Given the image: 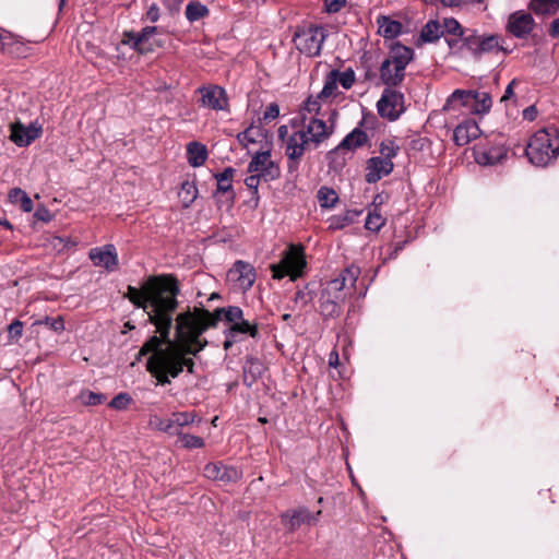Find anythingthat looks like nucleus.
Listing matches in <instances>:
<instances>
[{
	"instance_id": "f03ea898",
	"label": "nucleus",
	"mask_w": 559,
	"mask_h": 559,
	"mask_svg": "<svg viewBox=\"0 0 559 559\" xmlns=\"http://www.w3.org/2000/svg\"><path fill=\"white\" fill-rule=\"evenodd\" d=\"M322 100L324 99L319 98V94L308 97L300 110V118L290 121L292 131L288 126H281L277 130L278 138L284 143L285 154L289 159V169H296L304 154L309 150L317 148L334 131L333 122L328 123L313 117L307 119L305 116V112L318 115Z\"/></svg>"
},
{
	"instance_id": "423d86ee",
	"label": "nucleus",
	"mask_w": 559,
	"mask_h": 559,
	"mask_svg": "<svg viewBox=\"0 0 559 559\" xmlns=\"http://www.w3.org/2000/svg\"><path fill=\"white\" fill-rule=\"evenodd\" d=\"M326 38V32L322 26L308 25L299 27L294 35L295 47L308 57L319 56Z\"/></svg>"
},
{
	"instance_id": "4d7b16f0",
	"label": "nucleus",
	"mask_w": 559,
	"mask_h": 559,
	"mask_svg": "<svg viewBox=\"0 0 559 559\" xmlns=\"http://www.w3.org/2000/svg\"><path fill=\"white\" fill-rule=\"evenodd\" d=\"M516 84V80H512L506 88L503 96L501 97V102H504L513 96V86Z\"/></svg>"
},
{
	"instance_id": "13d9d810",
	"label": "nucleus",
	"mask_w": 559,
	"mask_h": 559,
	"mask_svg": "<svg viewBox=\"0 0 559 559\" xmlns=\"http://www.w3.org/2000/svg\"><path fill=\"white\" fill-rule=\"evenodd\" d=\"M308 294L305 290H298L295 294V301L299 302L301 301L304 305L308 302Z\"/></svg>"
},
{
	"instance_id": "6e6552de",
	"label": "nucleus",
	"mask_w": 559,
	"mask_h": 559,
	"mask_svg": "<svg viewBox=\"0 0 559 559\" xmlns=\"http://www.w3.org/2000/svg\"><path fill=\"white\" fill-rule=\"evenodd\" d=\"M257 278L254 267L243 261H237L227 272V282L231 285L233 289L241 293L249 290L254 284Z\"/></svg>"
},
{
	"instance_id": "ddd939ff",
	"label": "nucleus",
	"mask_w": 559,
	"mask_h": 559,
	"mask_svg": "<svg viewBox=\"0 0 559 559\" xmlns=\"http://www.w3.org/2000/svg\"><path fill=\"white\" fill-rule=\"evenodd\" d=\"M43 128L38 122L25 126L20 120L10 123V140L17 146H28L36 139L40 138Z\"/></svg>"
},
{
	"instance_id": "7ed1b4c3",
	"label": "nucleus",
	"mask_w": 559,
	"mask_h": 559,
	"mask_svg": "<svg viewBox=\"0 0 559 559\" xmlns=\"http://www.w3.org/2000/svg\"><path fill=\"white\" fill-rule=\"evenodd\" d=\"M559 154V134L556 129H542L533 134L526 156L536 166L544 167L557 158Z\"/></svg>"
},
{
	"instance_id": "c756f323",
	"label": "nucleus",
	"mask_w": 559,
	"mask_h": 559,
	"mask_svg": "<svg viewBox=\"0 0 559 559\" xmlns=\"http://www.w3.org/2000/svg\"><path fill=\"white\" fill-rule=\"evenodd\" d=\"M360 214L358 211H346L345 213L334 215L329 218V228L333 230L342 229L354 223Z\"/></svg>"
},
{
	"instance_id": "e2e57ef3",
	"label": "nucleus",
	"mask_w": 559,
	"mask_h": 559,
	"mask_svg": "<svg viewBox=\"0 0 559 559\" xmlns=\"http://www.w3.org/2000/svg\"><path fill=\"white\" fill-rule=\"evenodd\" d=\"M170 10H177L183 0H164Z\"/></svg>"
},
{
	"instance_id": "0eeeda50",
	"label": "nucleus",
	"mask_w": 559,
	"mask_h": 559,
	"mask_svg": "<svg viewBox=\"0 0 559 559\" xmlns=\"http://www.w3.org/2000/svg\"><path fill=\"white\" fill-rule=\"evenodd\" d=\"M306 266L304 248L290 245L278 264L271 265L274 278L281 280L290 276L294 281L299 277Z\"/></svg>"
},
{
	"instance_id": "09e8293b",
	"label": "nucleus",
	"mask_w": 559,
	"mask_h": 559,
	"mask_svg": "<svg viewBox=\"0 0 559 559\" xmlns=\"http://www.w3.org/2000/svg\"><path fill=\"white\" fill-rule=\"evenodd\" d=\"M324 5V11L329 14L340 12L347 3V0H321Z\"/></svg>"
},
{
	"instance_id": "bb28decb",
	"label": "nucleus",
	"mask_w": 559,
	"mask_h": 559,
	"mask_svg": "<svg viewBox=\"0 0 559 559\" xmlns=\"http://www.w3.org/2000/svg\"><path fill=\"white\" fill-rule=\"evenodd\" d=\"M188 162L192 167H199L203 165L207 158V151L205 145L191 142L187 147Z\"/></svg>"
},
{
	"instance_id": "9b49d317",
	"label": "nucleus",
	"mask_w": 559,
	"mask_h": 559,
	"mask_svg": "<svg viewBox=\"0 0 559 559\" xmlns=\"http://www.w3.org/2000/svg\"><path fill=\"white\" fill-rule=\"evenodd\" d=\"M378 112L382 118L389 120L397 119L404 112V96L402 93L385 88L377 104Z\"/></svg>"
},
{
	"instance_id": "7c9ffc66",
	"label": "nucleus",
	"mask_w": 559,
	"mask_h": 559,
	"mask_svg": "<svg viewBox=\"0 0 559 559\" xmlns=\"http://www.w3.org/2000/svg\"><path fill=\"white\" fill-rule=\"evenodd\" d=\"M9 200L11 203L13 204H17L20 205V207L24 211V212H31L33 211V201L31 200V198L26 194L25 191H23L22 189L20 188H13L9 191Z\"/></svg>"
},
{
	"instance_id": "052dcab7",
	"label": "nucleus",
	"mask_w": 559,
	"mask_h": 559,
	"mask_svg": "<svg viewBox=\"0 0 559 559\" xmlns=\"http://www.w3.org/2000/svg\"><path fill=\"white\" fill-rule=\"evenodd\" d=\"M550 34L552 37L559 38V19H556L551 23Z\"/></svg>"
},
{
	"instance_id": "79ce46f5",
	"label": "nucleus",
	"mask_w": 559,
	"mask_h": 559,
	"mask_svg": "<svg viewBox=\"0 0 559 559\" xmlns=\"http://www.w3.org/2000/svg\"><path fill=\"white\" fill-rule=\"evenodd\" d=\"M400 151V146L396 145L393 141L388 140L383 141L380 144V158H385L386 160H391L397 155Z\"/></svg>"
},
{
	"instance_id": "8fccbe9b",
	"label": "nucleus",
	"mask_w": 559,
	"mask_h": 559,
	"mask_svg": "<svg viewBox=\"0 0 559 559\" xmlns=\"http://www.w3.org/2000/svg\"><path fill=\"white\" fill-rule=\"evenodd\" d=\"M150 426L168 435V418H162L157 415H152L148 421Z\"/></svg>"
},
{
	"instance_id": "0e129e2a",
	"label": "nucleus",
	"mask_w": 559,
	"mask_h": 559,
	"mask_svg": "<svg viewBox=\"0 0 559 559\" xmlns=\"http://www.w3.org/2000/svg\"><path fill=\"white\" fill-rule=\"evenodd\" d=\"M234 338L235 337H231V336L227 335V340L224 342V348L225 349H228L233 345Z\"/></svg>"
},
{
	"instance_id": "5fc2aeb1",
	"label": "nucleus",
	"mask_w": 559,
	"mask_h": 559,
	"mask_svg": "<svg viewBox=\"0 0 559 559\" xmlns=\"http://www.w3.org/2000/svg\"><path fill=\"white\" fill-rule=\"evenodd\" d=\"M280 115V108L278 105L275 103L270 104L265 111H264V119L265 120H272L277 118Z\"/></svg>"
},
{
	"instance_id": "1a4fd4ad",
	"label": "nucleus",
	"mask_w": 559,
	"mask_h": 559,
	"mask_svg": "<svg viewBox=\"0 0 559 559\" xmlns=\"http://www.w3.org/2000/svg\"><path fill=\"white\" fill-rule=\"evenodd\" d=\"M359 274L360 269L356 265H350L346 267L337 277L331 280L323 290L335 297L336 300L345 301L347 289L355 286Z\"/></svg>"
},
{
	"instance_id": "4468645a",
	"label": "nucleus",
	"mask_w": 559,
	"mask_h": 559,
	"mask_svg": "<svg viewBox=\"0 0 559 559\" xmlns=\"http://www.w3.org/2000/svg\"><path fill=\"white\" fill-rule=\"evenodd\" d=\"M204 476L222 483H237L242 478V469L237 466L226 465L222 462H212L204 466Z\"/></svg>"
},
{
	"instance_id": "e433bc0d",
	"label": "nucleus",
	"mask_w": 559,
	"mask_h": 559,
	"mask_svg": "<svg viewBox=\"0 0 559 559\" xmlns=\"http://www.w3.org/2000/svg\"><path fill=\"white\" fill-rule=\"evenodd\" d=\"M249 334L252 337H255L258 334V329L255 324L250 323L248 320H241L236 325H230L228 330V336L235 337L236 334Z\"/></svg>"
},
{
	"instance_id": "69168bd1",
	"label": "nucleus",
	"mask_w": 559,
	"mask_h": 559,
	"mask_svg": "<svg viewBox=\"0 0 559 559\" xmlns=\"http://www.w3.org/2000/svg\"><path fill=\"white\" fill-rule=\"evenodd\" d=\"M533 110H534V108H533V107H531V108L526 109V110L524 111V116H525L526 118L532 119V118H533V116H532Z\"/></svg>"
},
{
	"instance_id": "473e14b6",
	"label": "nucleus",
	"mask_w": 559,
	"mask_h": 559,
	"mask_svg": "<svg viewBox=\"0 0 559 559\" xmlns=\"http://www.w3.org/2000/svg\"><path fill=\"white\" fill-rule=\"evenodd\" d=\"M530 8L536 14H543V15L555 14L559 8V0H532Z\"/></svg>"
},
{
	"instance_id": "3c124183",
	"label": "nucleus",
	"mask_w": 559,
	"mask_h": 559,
	"mask_svg": "<svg viewBox=\"0 0 559 559\" xmlns=\"http://www.w3.org/2000/svg\"><path fill=\"white\" fill-rule=\"evenodd\" d=\"M8 332H9V338L11 341H17L22 336V333H23V323L19 320L13 321L9 325Z\"/></svg>"
},
{
	"instance_id": "20e7f679",
	"label": "nucleus",
	"mask_w": 559,
	"mask_h": 559,
	"mask_svg": "<svg viewBox=\"0 0 559 559\" xmlns=\"http://www.w3.org/2000/svg\"><path fill=\"white\" fill-rule=\"evenodd\" d=\"M413 50L403 45H394L381 63L380 79L388 86L400 85L405 78V69L413 60Z\"/></svg>"
},
{
	"instance_id": "37998d69",
	"label": "nucleus",
	"mask_w": 559,
	"mask_h": 559,
	"mask_svg": "<svg viewBox=\"0 0 559 559\" xmlns=\"http://www.w3.org/2000/svg\"><path fill=\"white\" fill-rule=\"evenodd\" d=\"M441 26H442L443 35L445 33L449 35L459 36V37H462V35H463L462 26L453 17L443 19Z\"/></svg>"
},
{
	"instance_id": "aec40b11",
	"label": "nucleus",
	"mask_w": 559,
	"mask_h": 559,
	"mask_svg": "<svg viewBox=\"0 0 559 559\" xmlns=\"http://www.w3.org/2000/svg\"><path fill=\"white\" fill-rule=\"evenodd\" d=\"M393 168V162L377 156L371 157L366 163L365 179L368 183H376L383 177L389 176Z\"/></svg>"
},
{
	"instance_id": "864d4df0",
	"label": "nucleus",
	"mask_w": 559,
	"mask_h": 559,
	"mask_svg": "<svg viewBox=\"0 0 559 559\" xmlns=\"http://www.w3.org/2000/svg\"><path fill=\"white\" fill-rule=\"evenodd\" d=\"M34 216H35L38 221H41V222H45V223L50 222V221H51V218H52V215H51L50 211H49V210H47L45 206H39V207L36 210V212H35V214H34Z\"/></svg>"
},
{
	"instance_id": "338daca9",
	"label": "nucleus",
	"mask_w": 559,
	"mask_h": 559,
	"mask_svg": "<svg viewBox=\"0 0 559 559\" xmlns=\"http://www.w3.org/2000/svg\"><path fill=\"white\" fill-rule=\"evenodd\" d=\"M382 197L380 194L376 195L374 200H373V204L374 206H377L378 204H381L382 203Z\"/></svg>"
},
{
	"instance_id": "bf43d9fd",
	"label": "nucleus",
	"mask_w": 559,
	"mask_h": 559,
	"mask_svg": "<svg viewBox=\"0 0 559 559\" xmlns=\"http://www.w3.org/2000/svg\"><path fill=\"white\" fill-rule=\"evenodd\" d=\"M52 241L55 247L61 246L62 248H66L70 243L69 239L61 237H53Z\"/></svg>"
},
{
	"instance_id": "a19ab883",
	"label": "nucleus",
	"mask_w": 559,
	"mask_h": 559,
	"mask_svg": "<svg viewBox=\"0 0 559 559\" xmlns=\"http://www.w3.org/2000/svg\"><path fill=\"white\" fill-rule=\"evenodd\" d=\"M337 90V82L335 79V74L329 73L325 79L324 86L322 91L319 93V98L329 99L333 97Z\"/></svg>"
},
{
	"instance_id": "680f3d73",
	"label": "nucleus",
	"mask_w": 559,
	"mask_h": 559,
	"mask_svg": "<svg viewBox=\"0 0 559 559\" xmlns=\"http://www.w3.org/2000/svg\"><path fill=\"white\" fill-rule=\"evenodd\" d=\"M329 365L331 367H337V365H338V354H337V352H331V354L329 356Z\"/></svg>"
},
{
	"instance_id": "b1692460",
	"label": "nucleus",
	"mask_w": 559,
	"mask_h": 559,
	"mask_svg": "<svg viewBox=\"0 0 559 559\" xmlns=\"http://www.w3.org/2000/svg\"><path fill=\"white\" fill-rule=\"evenodd\" d=\"M379 34L384 38H394L402 32V24L399 21L391 20L388 16H379L377 20Z\"/></svg>"
},
{
	"instance_id": "de8ad7c7",
	"label": "nucleus",
	"mask_w": 559,
	"mask_h": 559,
	"mask_svg": "<svg viewBox=\"0 0 559 559\" xmlns=\"http://www.w3.org/2000/svg\"><path fill=\"white\" fill-rule=\"evenodd\" d=\"M132 399L130 397L129 394L120 393L111 400L109 406L115 409H124L128 407Z\"/></svg>"
},
{
	"instance_id": "f704fd0d",
	"label": "nucleus",
	"mask_w": 559,
	"mask_h": 559,
	"mask_svg": "<svg viewBox=\"0 0 559 559\" xmlns=\"http://www.w3.org/2000/svg\"><path fill=\"white\" fill-rule=\"evenodd\" d=\"M209 14V9L199 1H191L186 8V17L190 22H195Z\"/></svg>"
},
{
	"instance_id": "f8f14e48",
	"label": "nucleus",
	"mask_w": 559,
	"mask_h": 559,
	"mask_svg": "<svg viewBox=\"0 0 559 559\" xmlns=\"http://www.w3.org/2000/svg\"><path fill=\"white\" fill-rule=\"evenodd\" d=\"M507 156V148L501 142L479 143L474 147V157L481 166H492L502 162Z\"/></svg>"
},
{
	"instance_id": "cd10ccee",
	"label": "nucleus",
	"mask_w": 559,
	"mask_h": 559,
	"mask_svg": "<svg viewBox=\"0 0 559 559\" xmlns=\"http://www.w3.org/2000/svg\"><path fill=\"white\" fill-rule=\"evenodd\" d=\"M491 107V97L486 92H474L468 110L475 114L487 112Z\"/></svg>"
},
{
	"instance_id": "4be33fe9",
	"label": "nucleus",
	"mask_w": 559,
	"mask_h": 559,
	"mask_svg": "<svg viewBox=\"0 0 559 559\" xmlns=\"http://www.w3.org/2000/svg\"><path fill=\"white\" fill-rule=\"evenodd\" d=\"M479 134L480 129L478 124L473 120H467L454 129L453 139L457 145L464 146L471 141L477 139Z\"/></svg>"
},
{
	"instance_id": "f257e3e1",
	"label": "nucleus",
	"mask_w": 559,
	"mask_h": 559,
	"mask_svg": "<svg viewBox=\"0 0 559 559\" xmlns=\"http://www.w3.org/2000/svg\"><path fill=\"white\" fill-rule=\"evenodd\" d=\"M179 286L171 275L151 276L136 288L128 286L126 297L138 308L143 309L148 321L155 325L158 335L151 336L141 347L139 355L151 354L146 369L158 383H170L169 378H177L185 368L193 373L197 356L207 346L201 335L210 328L216 326L224 314L225 320L236 325L243 320L239 307L218 308L213 313L203 308L187 310L176 317V340L170 338L174 313L178 307Z\"/></svg>"
},
{
	"instance_id": "72a5a7b5",
	"label": "nucleus",
	"mask_w": 559,
	"mask_h": 559,
	"mask_svg": "<svg viewBox=\"0 0 559 559\" xmlns=\"http://www.w3.org/2000/svg\"><path fill=\"white\" fill-rule=\"evenodd\" d=\"M385 222V217H383L380 210L377 206H374L372 210L368 212L365 227L370 231L377 233L384 226Z\"/></svg>"
},
{
	"instance_id": "c85d7f7f",
	"label": "nucleus",
	"mask_w": 559,
	"mask_h": 559,
	"mask_svg": "<svg viewBox=\"0 0 559 559\" xmlns=\"http://www.w3.org/2000/svg\"><path fill=\"white\" fill-rule=\"evenodd\" d=\"M239 143L245 147H249L250 144H255L264 139L263 130L260 127L251 126L237 136Z\"/></svg>"
},
{
	"instance_id": "2eb2a0df",
	"label": "nucleus",
	"mask_w": 559,
	"mask_h": 559,
	"mask_svg": "<svg viewBox=\"0 0 559 559\" xmlns=\"http://www.w3.org/2000/svg\"><path fill=\"white\" fill-rule=\"evenodd\" d=\"M157 33L156 26H147L141 33H126L123 43L131 45L141 53H147L154 50L158 43L153 36Z\"/></svg>"
},
{
	"instance_id": "a878e982",
	"label": "nucleus",
	"mask_w": 559,
	"mask_h": 559,
	"mask_svg": "<svg viewBox=\"0 0 559 559\" xmlns=\"http://www.w3.org/2000/svg\"><path fill=\"white\" fill-rule=\"evenodd\" d=\"M343 300H336L335 297L322 290L320 296V311L324 317H335L340 314Z\"/></svg>"
},
{
	"instance_id": "ea45409f",
	"label": "nucleus",
	"mask_w": 559,
	"mask_h": 559,
	"mask_svg": "<svg viewBox=\"0 0 559 559\" xmlns=\"http://www.w3.org/2000/svg\"><path fill=\"white\" fill-rule=\"evenodd\" d=\"M235 170L233 168H226L223 173L215 175L217 180V192H228L231 190V180Z\"/></svg>"
},
{
	"instance_id": "5701e85b",
	"label": "nucleus",
	"mask_w": 559,
	"mask_h": 559,
	"mask_svg": "<svg viewBox=\"0 0 559 559\" xmlns=\"http://www.w3.org/2000/svg\"><path fill=\"white\" fill-rule=\"evenodd\" d=\"M473 91L455 90L447 99L443 110H457L461 107L469 108Z\"/></svg>"
},
{
	"instance_id": "f3484780",
	"label": "nucleus",
	"mask_w": 559,
	"mask_h": 559,
	"mask_svg": "<svg viewBox=\"0 0 559 559\" xmlns=\"http://www.w3.org/2000/svg\"><path fill=\"white\" fill-rule=\"evenodd\" d=\"M201 94V105L213 110H224L228 106V98L223 87L209 85L198 88Z\"/></svg>"
},
{
	"instance_id": "dca6fc26",
	"label": "nucleus",
	"mask_w": 559,
	"mask_h": 559,
	"mask_svg": "<svg viewBox=\"0 0 559 559\" xmlns=\"http://www.w3.org/2000/svg\"><path fill=\"white\" fill-rule=\"evenodd\" d=\"M88 257L93 264L103 267L108 272H114L118 269L119 259L114 245H105L90 250Z\"/></svg>"
},
{
	"instance_id": "4c0bfd02",
	"label": "nucleus",
	"mask_w": 559,
	"mask_h": 559,
	"mask_svg": "<svg viewBox=\"0 0 559 559\" xmlns=\"http://www.w3.org/2000/svg\"><path fill=\"white\" fill-rule=\"evenodd\" d=\"M318 200L322 207L330 209L335 205V203L338 200V197H337V193L333 189L328 188V187H322L318 191Z\"/></svg>"
},
{
	"instance_id": "39448f33",
	"label": "nucleus",
	"mask_w": 559,
	"mask_h": 559,
	"mask_svg": "<svg viewBox=\"0 0 559 559\" xmlns=\"http://www.w3.org/2000/svg\"><path fill=\"white\" fill-rule=\"evenodd\" d=\"M249 176L245 179V185L254 193L261 181H273L281 176L278 165L272 159L271 152H255L248 165Z\"/></svg>"
},
{
	"instance_id": "2f4dec72",
	"label": "nucleus",
	"mask_w": 559,
	"mask_h": 559,
	"mask_svg": "<svg viewBox=\"0 0 559 559\" xmlns=\"http://www.w3.org/2000/svg\"><path fill=\"white\" fill-rule=\"evenodd\" d=\"M198 197V189L193 182L185 181L182 182L179 191L178 198L183 207H189Z\"/></svg>"
},
{
	"instance_id": "58836bf2",
	"label": "nucleus",
	"mask_w": 559,
	"mask_h": 559,
	"mask_svg": "<svg viewBox=\"0 0 559 559\" xmlns=\"http://www.w3.org/2000/svg\"><path fill=\"white\" fill-rule=\"evenodd\" d=\"M177 443L185 449H200L204 447V440L198 436L181 433L178 436Z\"/></svg>"
},
{
	"instance_id": "a18cd8bd",
	"label": "nucleus",
	"mask_w": 559,
	"mask_h": 559,
	"mask_svg": "<svg viewBox=\"0 0 559 559\" xmlns=\"http://www.w3.org/2000/svg\"><path fill=\"white\" fill-rule=\"evenodd\" d=\"M35 324H45L50 330H52V331H55L57 333H60V332H62L64 330V322H63L62 317H57V318L46 317L43 320L35 321L34 325Z\"/></svg>"
},
{
	"instance_id": "a211bd4d",
	"label": "nucleus",
	"mask_w": 559,
	"mask_h": 559,
	"mask_svg": "<svg viewBox=\"0 0 559 559\" xmlns=\"http://www.w3.org/2000/svg\"><path fill=\"white\" fill-rule=\"evenodd\" d=\"M321 511L311 513L306 508H298L295 510H288L281 515L282 523L285 528L289 532H294L299 528L302 524H312L318 522Z\"/></svg>"
},
{
	"instance_id": "412c9836",
	"label": "nucleus",
	"mask_w": 559,
	"mask_h": 559,
	"mask_svg": "<svg viewBox=\"0 0 559 559\" xmlns=\"http://www.w3.org/2000/svg\"><path fill=\"white\" fill-rule=\"evenodd\" d=\"M198 416L194 412H175L168 418V435L180 436L182 429L197 421Z\"/></svg>"
},
{
	"instance_id": "774afa93",
	"label": "nucleus",
	"mask_w": 559,
	"mask_h": 559,
	"mask_svg": "<svg viewBox=\"0 0 559 559\" xmlns=\"http://www.w3.org/2000/svg\"><path fill=\"white\" fill-rule=\"evenodd\" d=\"M7 38V33L4 31H0V43H3V40Z\"/></svg>"
},
{
	"instance_id": "49530a36",
	"label": "nucleus",
	"mask_w": 559,
	"mask_h": 559,
	"mask_svg": "<svg viewBox=\"0 0 559 559\" xmlns=\"http://www.w3.org/2000/svg\"><path fill=\"white\" fill-rule=\"evenodd\" d=\"M79 399L84 405H98L105 401V396L103 394L92 391L81 392Z\"/></svg>"
},
{
	"instance_id": "c9c22d12",
	"label": "nucleus",
	"mask_w": 559,
	"mask_h": 559,
	"mask_svg": "<svg viewBox=\"0 0 559 559\" xmlns=\"http://www.w3.org/2000/svg\"><path fill=\"white\" fill-rule=\"evenodd\" d=\"M421 38L424 41H435L443 36L441 23L437 21H429L421 31Z\"/></svg>"
},
{
	"instance_id": "6e6d98bb",
	"label": "nucleus",
	"mask_w": 559,
	"mask_h": 559,
	"mask_svg": "<svg viewBox=\"0 0 559 559\" xmlns=\"http://www.w3.org/2000/svg\"><path fill=\"white\" fill-rule=\"evenodd\" d=\"M158 16H159L158 7L156 4H152L146 12L147 20H150L151 22H156L158 20Z\"/></svg>"
},
{
	"instance_id": "393cba45",
	"label": "nucleus",
	"mask_w": 559,
	"mask_h": 559,
	"mask_svg": "<svg viewBox=\"0 0 559 559\" xmlns=\"http://www.w3.org/2000/svg\"><path fill=\"white\" fill-rule=\"evenodd\" d=\"M367 141H368V136L365 131H362L360 129H354L338 144L337 150L353 151V150H356L357 147L362 146Z\"/></svg>"
},
{
	"instance_id": "c03bdc74",
	"label": "nucleus",
	"mask_w": 559,
	"mask_h": 559,
	"mask_svg": "<svg viewBox=\"0 0 559 559\" xmlns=\"http://www.w3.org/2000/svg\"><path fill=\"white\" fill-rule=\"evenodd\" d=\"M330 73L335 74L336 82L340 83L345 90L350 88L355 82V73L353 70H346L343 72L333 70Z\"/></svg>"
},
{
	"instance_id": "6ab92c4d",
	"label": "nucleus",
	"mask_w": 559,
	"mask_h": 559,
	"mask_svg": "<svg viewBox=\"0 0 559 559\" xmlns=\"http://www.w3.org/2000/svg\"><path fill=\"white\" fill-rule=\"evenodd\" d=\"M534 20L528 12L516 11L510 14L506 29L516 38H524L533 31Z\"/></svg>"
},
{
	"instance_id": "603ef678",
	"label": "nucleus",
	"mask_w": 559,
	"mask_h": 559,
	"mask_svg": "<svg viewBox=\"0 0 559 559\" xmlns=\"http://www.w3.org/2000/svg\"><path fill=\"white\" fill-rule=\"evenodd\" d=\"M452 52H457L462 47H466V38L462 39L456 36L455 38H445Z\"/></svg>"
},
{
	"instance_id": "9d476101",
	"label": "nucleus",
	"mask_w": 559,
	"mask_h": 559,
	"mask_svg": "<svg viewBox=\"0 0 559 559\" xmlns=\"http://www.w3.org/2000/svg\"><path fill=\"white\" fill-rule=\"evenodd\" d=\"M504 44L506 40L499 35L466 37V48L477 57L483 53L507 52Z\"/></svg>"
}]
</instances>
